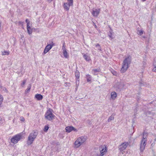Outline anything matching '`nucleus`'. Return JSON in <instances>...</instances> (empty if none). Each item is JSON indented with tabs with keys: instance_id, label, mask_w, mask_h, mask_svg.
Instances as JSON below:
<instances>
[{
	"instance_id": "24",
	"label": "nucleus",
	"mask_w": 156,
	"mask_h": 156,
	"mask_svg": "<svg viewBox=\"0 0 156 156\" xmlns=\"http://www.w3.org/2000/svg\"><path fill=\"white\" fill-rule=\"evenodd\" d=\"M114 119V116L112 115L109 117V118L108 119V122H110L112 120H113Z\"/></svg>"
},
{
	"instance_id": "30",
	"label": "nucleus",
	"mask_w": 156,
	"mask_h": 156,
	"mask_svg": "<svg viewBox=\"0 0 156 156\" xmlns=\"http://www.w3.org/2000/svg\"><path fill=\"white\" fill-rule=\"evenodd\" d=\"M62 49L63 50V51H66V47L64 44H63L62 46Z\"/></svg>"
},
{
	"instance_id": "39",
	"label": "nucleus",
	"mask_w": 156,
	"mask_h": 156,
	"mask_svg": "<svg viewBox=\"0 0 156 156\" xmlns=\"http://www.w3.org/2000/svg\"><path fill=\"white\" fill-rule=\"evenodd\" d=\"M3 120V119L2 118H1L0 117V123H1L2 122Z\"/></svg>"
},
{
	"instance_id": "8",
	"label": "nucleus",
	"mask_w": 156,
	"mask_h": 156,
	"mask_svg": "<svg viewBox=\"0 0 156 156\" xmlns=\"http://www.w3.org/2000/svg\"><path fill=\"white\" fill-rule=\"evenodd\" d=\"M147 140H142L140 144V152H142L144 151L145 146L146 144Z\"/></svg>"
},
{
	"instance_id": "34",
	"label": "nucleus",
	"mask_w": 156,
	"mask_h": 156,
	"mask_svg": "<svg viewBox=\"0 0 156 156\" xmlns=\"http://www.w3.org/2000/svg\"><path fill=\"white\" fill-rule=\"evenodd\" d=\"M154 67L153 69V71L154 72H156V66H154Z\"/></svg>"
},
{
	"instance_id": "45",
	"label": "nucleus",
	"mask_w": 156,
	"mask_h": 156,
	"mask_svg": "<svg viewBox=\"0 0 156 156\" xmlns=\"http://www.w3.org/2000/svg\"><path fill=\"white\" fill-rule=\"evenodd\" d=\"M78 83H79V80H78Z\"/></svg>"
},
{
	"instance_id": "43",
	"label": "nucleus",
	"mask_w": 156,
	"mask_h": 156,
	"mask_svg": "<svg viewBox=\"0 0 156 156\" xmlns=\"http://www.w3.org/2000/svg\"><path fill=\"white\" fill-rule=\"evenodd\" d=\"M1 23H0V27H1Z\"/></svg>"
},
{
	"instance_id": "2",
	"label": "nucleus",
	"mask_w": 156,
	"mask_h": 156,
	"mask_svg": "<svg viewBox=\"0 0 156 156\" xmlns=\"http://www.w3.org/2000/svg\"><path fill=\"white\" fill-rule=\"evenodd\" d=\"M37 134L38 132L37 131L35 130L33 131L30 134L27 142V144L28 145H29L33 143V142L36 138Z\"/></svg>"
},
{
	"instance_id": "42",
	"label": "nucleus",
	"mask_w": 156,
	"mask_h": 156,
	"mask_svg": "<svg viewBox=\"0 0 156 156\" xmlns=\"http://www.w3.org/2000/svg\"><path fill=\"white\" fill-rule=\"evenodd\" d=\"M49 2H51L53 0H47Z\"/></svg>"
},
{
	"instance_id": "10",
	"label": "nucleus",
	"mask_w": 156,
	"mask_h": 156,
	"mask_svg": "<svg viewBox=\"0 0 156 156\" xmlns=\"http://www.w3.org/2000/svg\"><path fill=\"white\" fill-rule=\"evenodd\" d=\"M128 145L127 142H125L122 143L119 147V149L120 151H123L124 150Z\"/></svg>"
},
{
	"instance_id": "13",
	"label": "nucleus",
	"mask_w": 156,
	"mask_h": 156,
	"mask_svg": "<svg viewBox=\"0 0 156 156\" xmlns=\"http://www.w3.org/2000/svg\"><path fill=\"white\" fill-rule=\"evenodd\" d=\"M117 96L116 93L114 92H112L111 93V99L114 100L115 99Z\"/></svg>"
},
{
	"instance_id": "12",
	"label": "nucleus",
	"mask_w": 156,
	"mask_h": 156,
	"mask_svg": "<svg viewBox=\"0 0 156 156\" xmlns=\"http://www.w3.org/2000/svg\"><path fill=\"white\" fill-rule=\"evenodd\" d=\"M66 132L69 133L73 130H75L76 129L73 126H67L65 128Z\"/></svg>"
},
{
	"instance_id": "16",
	"label": "nucleus",
	"mask_w": 156,
	"mask_h": 156,
	"mask_svg": "<svg viewBox=\"0 0 156 156\" xmlns=\"http://www.w3.org/2000/svg\"><path fill=\"white\" fill-rule=\"evenodd\" d=\"M147 134L145 132H144L143 134V139L142 140H147Z\"/></svg>"
},
{
	"instance_id": "22",
	"label": "nucleus",
	"mask_w": 156,
	"mask_h": 156,
	"mask_svg": "<svg viewBox=\"0 0 156 156\" xmlns=\"http://www.w3.org/2000/svg\"><path fill=\"white\" fill-rule=\"evenodd\" d=\"M31 89V85L30 84V86L28 87L27 89L25 90V93L26 94L29 93Z\"/></svg>"
},
{
	"instance_id": "26",
	"label": "nucleus",
	"mask_w": 156,
	"mask_h": 156,
	"mask_svg": "<svg viewBox=\"0 0 156 156\" xmlns=\"http://www.w3.org/2000/svg\"><path fill=\"white\" fill-rule=\"evenodd\" d=\"M26 83V80H24L23 81L22 83L21 84V86L22 87H24V85Z\"/></svg>"
},
{
	"instance_id": "37",
	"label": "nucleus",
	"mask_w": 156,
	"mask_h": 156,
	"mask_svg": "<svg viewBox=\"0 0 156 156\" xmlns=\"http://www.w3.org/2000/svg\"><path fill=\"white\" fill-rule=\"evenodd\" d=\"M27 23V28L28 27H30V26H29V24H30V22H28V23Z\"/></svg>"
},
{
	"instance_id": "6",
	"label": "nucleus",
	"mask_w": 156,
	"mask_h": 156,
	"mask_svg": "<svg viewBox=\"0 0 156 156\" xmlns=\"http://www.w3.org/2000/svg\"><path fill=\"white\" fill-rule=\"evenodd\" d=\"M91 14L94 17H97L100 13V9L93 8L92 9Z\"/></svg>"
},
{
	"instance_id": "20",
	"label": "nucleus",
	"mask_w": 156,
	"mask_h": 156,
	"mask_svg": "<svg viewBox=\"0 0 156 156\" xmlns=\"http://www.w3.org/2000/svg\"><path fill=\"white\" fill-rule=\"evenodd\" d=\"M86 78L87 82H89L91 81V78L90 76L88 74L86 75Z\"/></svg>"
},
{
	"instance_id": "1",
	"label": "nucleus",
	"mask_w": 156,
	"mask_h": 156,
	"mask_svg": "<svg viewBox=\"0 0 156 156\" xmlns=\"http://www.w3.org/2000/svg\"><path fill=\"white\" fill-rule=\"evenodd\" d=\"M131 57L128 56L124 60L122 64V66L120 70L121 72L123 73L125 72L129 67L131 62Z\"/></svg>"
},
{
	"instance_id": "29",
	"label": "nucleus",
	"mask_w": 156,
	"mask_h": 156,
	"mask_svg": "<svg viewBox=\"0 0 156 156\" xmlns=\"http://www.w3.org/2000/svg\"><path fill=\"white\" fill-rule=\"evenodd\" d=\"M69 3H70V5H73V0H67Z\"/></svg>"
},
{
	"instance_id": "23",
	"label": "nucleus",
	"mask_w": 156,
	"mask_h": 156,
	"mask_svg": "<svg viewBox=\"0 0 156 156\" xmlns=\"http://www.w3.org/2000/svg\"><path fill=\"white\" fill-rule=\"evenodd\" d=\"M94 71V75H96L98 74V73L99 72V70L98 69H93Z\"/></svg>"
},
{
	"instance_id": "11",
	"label": "nucleus",
	"mask_w": 156,
	"mask_h": 156,
	"mask_svg": "<svg viewBox=\"0 0 156 156\" xmlns=\"http://www.w3.org/2000/svg\"><path fill=\"white\" fill-rule=\"evenodd\" d=\"M73 5H70V3H64L63 5V8L64 9L67 11L69 10L70 6H72Z\"/></svg>"
},
{
	"instance_id": "21",
	"label": "nucleus",
	"mask_w": 156,
	"mask_h": 156,
	"mask_svg": "<svg viewBox=\"0 0 156 156\" xmlns=\"http://www.w3.org/2000/svg\"><path fill=\"white\" fill-rule=\"evenodd\" d=\"M137 34H138V35H142L143 34V30H137Z\"/></svg>"
},
{
	"instance_id": "31",
	"label": "nucleus",
	"mask_w": 156,
	"mask_h": 156,
	"mask_svg": "<svg viewBox=\"0 0 156 156\" xmlns=\"http://www.w3.org/2000/svg\"><path fill=\"white\" fill-rule=\"evenodd\" d=\"M76 78L78 79H79L80 77V75L78 73H76Z\"/></svg>"
},
{
	"instance_id": "35",
	"label": "nucleus",
	"mask_w": 156,
	"mask_h": 156,
	"mask_svg": "<svg viewBox=\"0 0 156 156\" xmlns=\"http://www.w3.org/2000/svg\"><path fill=\"white\" fill-rule=\"evenodd\" d=\"M153 66H156V60H154L153 62Z\"/></svg>"
},
{
	"instance_id": "19",
	"label": "nucleus",
	"mask_w": 156,
	"mask_h": 156,
	"mask_svg": "<svg viewBox=\"0 0 156 156\" xmlns=\"http://www.w3.org/2000/svg\"><path fill=\"white\" fill-rule=\"evenodd\" d=\"M63 55L64 57L66 58H67L69 57V55H68V53L66 51H63Z\"/></svg>"
},
{
	"instance_id": "40",
	"label": "nucleus",
	"mask_w": 156,
	"mask_h": 156,
	"mask_svg": "<svg viewBox=\"0 0 156 156\" xmlns=\"http://www.w3.org/2000/svg\"><path fill=\"white\" fill-rule=\"evenodd\" d=\"M109 37H110V38H112V39L113 38V37H112V34H111V33L110 34H109Z\"/></svg>"
},
{
	"instance_id": "17",
	"label": "nucleus",
	"mask_w": 156,
	"mask_h": 156,
	"mask_svg": "<svg viewBox=\"0 0 156 156\" xmlns=\"http://www.w3.org/2000/svg\"><path fill=\"white\" fill-rule=\"evenodd\" d=\"M9 54V52L8 51H4L2 52V55H8Z\"/></svg>"
},
{
	"instance_id": "36",
	"label": "nucleus",
	"mask_w": 156,
	"mask_h": 156,
	"mask_svg": "<svg viewBox=\"0 0 156 156\" xmlns=\"http://www.w3.org/2000/svg\"><path fill=\"white\" fill-rule=\"evenodd\" d=\"M93 24V26L95 27H97V26L95 24V23L93 21L92 22Z\"/></svg>"
},
{
	"instance_id": "15",
	"label": "nucleus",
	"mask_w": 156,
	"mask_h": 156,
	"mask_svg": "<svg viewBox=\"0 0 156 156\" xmlns=\"http://www.w3.org/2000/svg\"><path fill=\"white\" fill-rule=\"evenodd\" d=\"M35 97L38 100H41L43 98V96L40 94H36Z\"/></svg>"
},
{
	"instance_id": "25",
	"label": "nucleus",
	"mask_w": 156,
	"mask_h": 156,
	"mask_svg": "<svg viewBox=\"0 0 156 156\" xmlns=\"http://www.w3.org/2000/svg\"><path fill=\"white\" fill-rule=\"evenodd\" d=\"M3 100V98L2 96L0 94V105L2 104Z\"/></svg>"
},
{
	"instance_id": "44",
	"label": "nucleus",
	"mask_w": 156,
	"mask_h": 156,
	"mask_svg": "<svg viewBox=\"0 0 156 156\" xmlns=\"http://www.w3.org/2000/svg\"><path fill=\"white\" fill-rule=\"evenodd\" d=\"M142 1H145L146 0H142Z\"/></svg>"
},
{
	"instance_id": "18",
	"label": "nucleus",
	"mask_w": 156,
	"mask_h": 156,
	"mask_svg": "<svg viewBox=\"0 0 156 156\" xmlns=\"http://www.w3.org/2000/svg\"><path fill=\"white\" fill-rule=\"evenodd\" d=\"M27 30L29 34L30 35L32 34V29L30 27L27 28Z\"/></svg>"
},
{
	"instance_id": "28",
	"label": "nucleus",
	"mask_w": 156,
	"mask_h": 156,
	"mask_svg": "<svg viewBox=\"0 0 156 156\" xmlns=\"http://www.w3.org/2000/svg\"><path fill=\"white\" fill-rule=\"evenodd\" d=\"M96 47L97 48L98 50H99L100 51L101 50V47L99 44H97L96 45Z\"/></svg>"
},
{
	"instance_id": "33",
	"label": "nucleus",
	"mask_w": 156,
	"mask_h": 156,
	"mask_svg": "<svg viewBox=\"0 0 156 156\" xmlns=\"http://www.w3.org/2000/svg\"><path fill=\"white\" fill-rule=\"evenodd\" d=\"M20 120L22 121H24V119L23 117H20Z\"/></svg>"
},
{
	"instance_id": "3",
	"label": "nucleus",
	"mask_w": 156,
	"mask_h": 156,
	"mask_svg": "<svg viewBox=\"0 0 156 156\" xmlns=\"http://www.w3.org/2000/svg\"><path fill=\"white\" fill-rule=\"evenodd\" d=\"M87 139L86 136H81L78 138L74 143L75 147L78 148L85 142Z\"/></svg>"
},
{
	"instance_id": "32",
	"label": "nucleus",
	"mask_w": 156,
	"mask_h": 156,
	"mask_svg": "<svg viewBox=\"0 0 156 156\" xmlns=\"http://www.w3.org/2000/svg\"><path fill=\"white\" fill-rule=\"evenodd\" d=\"M112 73L114 75H116L117 74L116 72L114 71H112Z\"/></svg>"
},
{
	"instance_id": "7",
	"label": "nucleus",
	"mask_w": 156,
	"mask_h": 156,
	"mask_svg": "<svg viewBox=\"0 0 156 156\" xmlns=\"http://www.w3.org/2000/svg\"><path fill=\"white\" fill-rule=\"evenodd\" d=\"M100 151L101 153V154L98 155V156H103L105 154L107 151V148L105 146H103L100 147Z\"/></svg>"
},
{
	"instance_id": "4",
	"label": "nucleus",
	"mask_w": 156,
	"mask_h": 156,
	"mask_svg": "<svg viewBox=\"0 0 156 156\" xmlns=\"http://www.w3.org/2000/svg\"><path fill=\"white\" fill-rule=\"evenodd\" d=\"M53 110L50 108L47 110L45 114V119L49 121H51L54 119L55 115L52 113Z\"/></svg>"
},
{
	"instance_id": "46",
	"label": "nucleus",
	"mask_w": 156,
	"mask_h": 156,
	"mask_svg": "<svg viewBox=\"0 0 156 156\" xmlns=\"http://www.w3.org/2000/svg\"><path fill=\"white\" fill-rule=\"evenodd\" d=\"M78 85H77V86H76V87H78Z\"/></svg>"
},
{
	"instance_id": "5",
	"label": "nucleus",
	"mask_w": 156,
	"mask_h": 156,
	"mask_svg": "<svg viewBox=\"0 0 156 156\" xmlns=\"http://www.w3.org/2000/svg\"><path fill=\"white\" fill-rule=\"evenodd\" d=\"M22 138V135L19 133L13 136L11 139V142L14 144H17Z\"/></svg>"
},
{
	"instance_id": "27",
	"label": "nucleus",
	"mask_w": 156,
	"mask_h": 156,
	"mask_svg": "<svg viewBox=\"0 0 156 156\" xmlns=\"http://www.w3.org/2000/svg\"><path fill=\"white\" fill-rule=\"evenodd\" d=\"M48 128H49V127L48 126H45L44 127V131L47 132V131L48 129Z\"/></svg>"
},
{
	"instance_id": "14",
	"label": "nucleus",
	"mask_w": 156,
	"mask_h": 156,
	"mask_svg": "<svg viewBox=\"0 0 156 156\" xmlns=\"http://www.w3.org/2000/svg\"><path fill=\"white\" fill-rule=\"evenodd\" d=\"M83 55L84 58L86 61H89L91 60L90 56L87 54H83Z\"/></svg>"
},
{
	"instance_id": "41",
	"label": "nucleus",
	"mask_w": 156,
	"mask_h": 156,
	"mask_svg": "<svg viewBox=\"0 0 156 156\" xmlns=\"http://www.w3.org/2000/svg\"><path fill=\"white\" fill-rule=\"evenodd\" d=\"M26 22L27 23H28V22H29L27 19H26Z\"/></svg>"
},
{
	"instance_id": "38",
	"label": "nucleus",
	"mask_w": 156,
	"mask_h": 156,
	"mask_svg": "<svg viewBox=\"0 0 156 156\" xmlns=\"http://www.w3.org/2000/svg\"><path fill=\"white\" fill-rule=\"evenodd\" d=\"M140 85L141 86H145V85H144V84L143 83L140 82Z\"/></svg>"
},
{
	"instance_id": "9",
	"label": "nucleus",
	"mask_w": 156,
	"mask_h": 156,
	"mask_svg": "<svg viewBox=\"0 0 156 156\" xmlns=\"http://www.w3.org/2000/svg\"><path fill=\"white\" fill-rule=\"evenodd\" d=\"M54 44L52 42V44H49L47 45L45 47L43 52L44 54H45L48 52L54 46Z\"/></svg>"
}]
</instances>
